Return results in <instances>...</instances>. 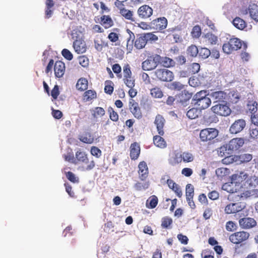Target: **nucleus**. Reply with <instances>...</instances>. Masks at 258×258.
I'll return each mask as SVG.
<instances>
[{"instance_id":"nucleus-1","label":"nucleus","mask_w":258,"mask_h":258,"mask_svg":"<svg viewBox=\"0 0 258 258\" xmlns=\"http://www.w3.org/2000/svg\"><path fill=\"white\" fill-rule=\"evenodd\" d=\"M242 47L243 50H246L247 46L245 43L241 41L239 39L231 38L227 42L223 44V50L227 54H230L233 51L240 49Z\"/></svg>"},{"instance_id":"nucleus-2","label":"nucleus","mask_w":258,"mask_h":258,"mask_svg":"<svg viewBox=\"0 0 258 258\" xmlns=\"http://www.w3.org/2000/svg\"><path fill=\"white\" fill-rule=\"evenodd\" d=\"M193 101L196 105L200 109L208 108L211 104V100L207 97V91L202 90L197 93L194 96Z\"/></svg>"},{"instance_id":"nucleus-3","label":"nucleus","mask_w":258,"mask_h":258,"mask_svg":"<svg viewBox=\"0 0 258 258\" xmlns=\"http://www.w3.org/2000/svg\"><path fill=\"white\" fill-rule=\"evenodd\" d=\"M153 79L162 82H171L174 79L172 71L164 68L156 69L152 73Z\"/></svg>"},{"instance_id":"nucleus-4","label":"nucleus","mask_w":258,"mask_h":258,"mask_svg":"<svg viewBox=\"0 0 258 258\" xmlns=\"http://www.w3.org/2000/svg\"><path fill=\"white\" fill-rule=\"evenodd\" d=\"M72 38H76L73 43V47L75 51L78 54L85 52L87 50V46L85 41L77 34V31L74 30L72 33Z\"/></svg>"},{"instance_id":"nucleus-5","label":"nucleus","mask_w":258,"mask_h":258,"mask_svg":"<svg viewBox=\"0 0 258 258\" xmlns=\"http://www.w3.org/2000/svg\"><path fill=\"white\" fill-rule=\"evenodd\" d=\"M76 161L82 162L85 164H88L86 167H82V171H90L93 169L95 166V163L94 160H91L89 162V159L87 157V154L81 151H78L76 152Z\"/></svg>"},{"instance_id":"nucleus-6","label":"nucleus","mask_w":258,"mask_h":258,"mask_svg":"<svg viewBox=\"0 0 258 258\" xmlns=\"http://www.w3.org/2000/svg\"><path fill=\"white\" fill-rule=\"evenodd\" d=\"M218 131L214 128H206L202 130L200 133V138L202 142H208L213 140L218 135Z\"/></svg>"},{"instance_id":"nucleus-7","label":"nucleus","mask_w":258,"mask_h":258,"mask_svg":"<svg viewBox=\"0 0 258 258\" xmlns=\"http://www.w3.org/2000/svg\"><path fill=\"white\" fill-rule=\"evenodd\" d=\"M211 110L214 113L224 116L229 115L231 112L230 108L226 103L221 104L219 103L213 106L211 108Z\"/></svg>"},{"instance_id":"nucleus-8","label":"nucleus","mask_w":258,"mask_h":258,"mask_svg":"<svg viewBox=\"0 0 258 258\" xmlns=\"http://www.w3.org/2000/svg\"><path fill=\"white\" fill-rule=\"evenodd\" d=\"M249 234L245 231H239L233 233L229 236L230 241L234 244H239L246 240Z\"/></svg>"},{"instance_id":"nucleus-9","label":"nucleus","mask_w":258,"mask_h":258,"mask_svg":"<svg viewBox=\"0 0 258 258\" xmlns=\"http://www.w3.org/2000/svg\"><path fill=\"white\" fill-rule=\"evenodd\" d=\"M245 207L244 204L241 202L230 203L225 207L224 211L227 214H236L242 211Z\"/></svg>"},{"instance_id":"nucleus-10","label":"nucleus","mask_w":258,"mask_h":258,"mask_svg":"<svg viewBox=\"0 0 258 258\" xmlns=\"http://www.w3.org/2000/svg\"><path fill=\"white\" fill-rule=\"evenodd\" d=\"M129 109L135 117L137 119L142 117V113L138 103L133 99L130 100Z\"/></svg>"},{"instance_id":"nucleus-11","label":"nucleus","mask_w":258,"mask_h":258,"mask_svg":"<svg viewBox=\"0 0 258 258\" xmlns=\"http://www.w3.org/2000/svg\"><path fill=\"white\" fill-rule=\"evenodd\" d=\"M192 93H190L188 91L184 90L176 96V99L177 102L180 103L182 105L186 106L189 100L192 97Z\"/></svg>"},{"instance_id":"nucleus-12","label":"nucleus","mask_w":258,"mask_h":258,"mask_svg":"<svg viewBox=\"0 0 258 258\" xmlns=\"http://www.w3.org/2000/svg\"><path fill=\"white\" fill-rule=\"evenodd\" d=\"M151 28L156 30L164 29L167 25V20L165 17H158L151 23Z\"/></svg>"},{"instance_id":"nucleus-13","label":"nucleus","mask_w":258,"mask_h":258,"mask_svg":"<svg viewBox=\"0 0 258 258\" xmlns=\"http://www.w3.org/2000/svg\"><path fill=\"white\" fill-rule=\"evenodd\" d=\"M246 125L244 119H240L236 120L231 125L229 131L231 133L236 134L241 132Z\"/></svg>"},{"instance_id":"nucleus-14","label":"nucleus","mask_w":258,"mask_h":258,"mask_svg":"<svg viewBox=\"0 0 258 258\" xmlns=\"http://www.w3.org/2000/svg\"><path fill=\"white\" fill-rule=\"evenodd\" d=\"M202 39L203 43L207 46L215 45L218 41L217 36L211 32L204 34Z\"/></svg>"},{"instance_id":"nucleus-15","label":"nucleus","mask_w":258,"mask_h":258,"mask_svg":"<svg viewBox=\"0 0 258 258\" xmlns=\"http://www.w3.org/2000/svg\"><path fill=\"white\" fill-rule=\"evenodd\" d=\"M244 143L242 138H234L230 141L227 147L229 150L236 151L241 147Z\"/></svg>"},{"instance_id":"nucleus-16","label":"nucleus","mask_w":258,"mask_h":258,"mask_svg":"<svg viewBox=\"0 0 258 258\" xmlns=\"http://www.w3.org/2000/svg\"><path fill=\"white\" fill-rule=\"evenodd\" d=\"M138 168L139 178L144 181L148 177L149 174V169L146 162L144 161L140 162Z\"/></svg>"},{"instance_id":"nucleus-17","label":"nucleus","mask_w":258,"mask_h":258,"mask_svg":"<svg viewBox=\"0 0 258 258\" xmlns=\"http://www.w3.org/2000/svg\"><path fill=\"white\" fill-rule=\"evenodd\" d=\"M240 226L244 229H249L256 226V221L252 218H243L239 220Z\"/></svg>"},{"instance_id":"nucleus-18","label":"nucleus","mask_w":258,"mask_h":258,"mask_svg":"<svg viewBox=\"0 0 258 258\" xmlns=\"http://www.w3.org/2000/svg\"><path fill=\"white\" fill-rule=\"evenodd\" d=\"M130 150V156L131 159L133 160H137L140 156L141 152V148L140 145L137 142H134L131 144Z\"/></svg>"},{"instance_id":"nucleus-19","label":"nucleus","mask_w":258,"mask_h":258,"mask_svg":"<svg viewBox=\"0 0 258 258\" xmlns=\"http://www.w3.org/2000/svg\"><path fill=\"white\" fill-rule=\"evenodd\" d=\"M165 122V120L164 117L160 114H158L155 117L154 123L156 126L157 132L160 136H163L164 132L163 127Z\"/></svg>"},{"instance_id":"nucleus-20","label":"nucleus","mask_w":258,"mask_h":258,"mask_svg":"<svg viewBox=\"0 0 258 258\" xmlns=\"http://www.w3.org/2000/svg\"><path fill=\"white\" fill-rule=\"evenodd\" d=\"M248 178V175L244 171H241L233 174L231 176V180L235 185L240 184Z\"/></svg>"},{"instance_id":"nucleus-21","label":"nucleus","mask_w":258,"mask_h":258,"mask_svg":"<svg viewBox=\"0 0 258 258\" xmlns=\"http://www.w3.org/2000/svg\"><path fill=\"white\" fill-rule=\"evenodd\" d=\"M54 70L56 77H62L65 72L64 63L61 61H56L54 66Z\"/></svg>"},{"instance_id":"nucleus-22","label":"nucleus","mask_w":258,"mask_h":258,"mask_svg":"<svg viewBox=\"0 0 258 258\" xmlns=\"http://www.w3.org/2000/svg\"><path fill=\"white\" fill-rule=\"evenodd\" d=\"M210 96L214 102H224L226 97V94L221 91H215L210 94Z\"/></svg>"},{"instance_id":"nucleus-23","label":"nucleus","mask_w":258,"mask_h":258,"mask_svg":"<svg viewBox=\"0 0 258 258\" xmlns=\"http://www.w3.org/2000/svg\"><path fill=\"white\" fill-rule=\"evenodd\" d=\"M232 24L235 28L240 30H244L247 26L246 21L241 17H235L232 20Z\"/></svg>"},{"instance_id":"nucleus-24","label":"nucleus","mask_w":258,"mask_h":258,"mask_svg":"<svg viewBox=\"0 0 258 258\" xmlns=\"http://www.w3.org/2000/svg\"><path fill=\"white\" fill-rule=\"evenodd\" d=\"M138 13L139 16H151L153 10L149 6L144 5L139 8Z\"/></svg>"},{"instance_id":"nucleus-25","label":"nucleus","mask_w":258,"mask_h":258,"mask_svg":"<svg viewBox=\"0 0 258 258\" xmlns=\"http://www.w3.org/2000/svg\"><path fill=\"white\" fill-rule=\"evenodd\" d=\"M77 89L81 92L84 91L88 89V81L87 79L85 78H80L76 85Z\"/></svg>"},{"instance_id":"nucleus-26","label":"nucleus","mask_w":258,"mask_h":258,"mask_svg":"<svg viewBox=\"0 0 258 258\" xmlns=\"http://www.w3.org/2000/svg\"><path fill=\"white\" fill-rule=\"evenodd\" d=\"M147 42L145 40V37L142 34H139L134 42L135 47L138 49H141L145 47Z\"/></svg>"},{"instance_id":"nucleus-27","label":"nucleus","mask_w":258,"mask_h":258,"mask_svg":"<svg viewBox=\"0 0 258 258\" xmlns=\"http://www.w3.org/2000/svg\"><path fill=\"white\" fill-rule=\"evenodd\" d=\"M248 11L250 16H258V5L257 4H250L248 10L245 9L244 11H243L242 14L243 15H246L248 14Z\"/></svg>"},{"instance_id":"nucleus-28","label":"nucleus","mask_w":258,"mask_h":258,"mask_svg":"<svg viewBox=\"0 0 258 258\" xmlns=\"http://www.w3.org/2000/svg\"><path fill=\"white\" fill-rule=\"evenodd\" d=\"M142 67L143 70L146 71H152L156 68L155 63H153L150 56H148L147 59L142 62Z\"/></svg>"},{"instance_id":"nucleus-29","label":"nucleus","mask_w":258,"mask_h":258,"mask_svg":"<svg viewBox=\"0 0 258 258\" xmlns=\"http://www.w3.org/2000/svg\"><path fill=\"white\" fill-rule=\"evenodd\" d=\"M160 135L155 136L153 137V143L154 145L160 148H165L167 146V144L164 139Z\"/></svg>"},{"instance_id":"nucleus-30","label":"nucleus","mask_w":258,"mask_h":258,"mask_svg":"<svg viewBox=\"0 0 258 258\" xmlns=\"http://www.w3.org/2000/svg\"><path fill=\"white\" fill-rule=\"evenodd\" d=\"M115 6L119 10V13L122 16H133V12L126 9L124 5L122 3H115Z\"/></svg>"},{"instance_id":"nucleus-31","label":"nucleus","mask_w":258,"mask_h":258,"mask_svg":"<svg viewBox=\"0 0 258 258\" xmlns=\"http://www.w3.org/2000/svg\"><path fill=\"white\" fill-rule=\"evenodd\" d=\"M94 118L101 117L105 115V110L101 107H95L90 110Z\"/></svg>"},{"instance_id":"nucleus-32","label":"nucleus","mask_w":258,"mask_h":258,"mask_svg":"<svg viewBox=\"0 0 258 258\" xmlns=\"http://www.w3.org/2000/svg\"><path fill=\"white\" fill-rule=\"evenodd\" d=\"M97 97V94L95 90H89L86 91L83 95V99L85 101H89Z\"/></svg>"},{"instance_id":"nucleus-33","label":"nucleus","mask_w":258,"mask_h":258,"mask_svg":"<svg viewBox=\"0 0 258 258\" xmlns=\"http://www.w3.org/2000/svg\"><path fill=\"white\" fill-rule=\"evenodd\" d=\"M199 48L195 45L191 44L186 49L187 56L191 57H196L198 55Z\"/></svg>"},{"instance_id":"nucleus-34","label":"nucleus","mask_w":258,"mask_h":258,"mask_svg":"<svg viewBox=\"0 0 258 258\" xmlns=\"http://www.w3.org/2000/svg\"><path fill=\"white\" fill-rule=\"evenodd\" d=\"M161 64L164 68H168L174 66L175 61L173 59L168 57L161 56Z\"/></svg>"},{"instance_id":"nucleus-35","label":"nucleus","mask_w":258,"mask_h":258,"mask_svg":"<svg viewBox=\"0 0 258 258\" xmlns=\"http://www.w3.org/2000/svg\"><path fill=\"white\" fill-rule=\"evenodd\" d=\"M57 0H46L45 5V15L46 16H51L53 14V7L54 6L55 2Z\"/></svg>"},{"instance_id":"nucleus-36","label":"nucleus","mask_w":258,"mask_h":258,"mask_svg":"<svg viewBox=\"0 0 258 258\" xmlns=\"http://www.w3.org/2000/svg\"><path fill=\"white\" fill-rule=\"evenodd\" d=\"M211 51L206 47H201L199 49L198 56L200 58L205 59L211 55Z\"/></svg>"},{"instance_id":"nucleus-37","label":"nucleus","mask_w":258,"mask_h":258,"mask_svg":"<svg viewBox=\"0 0 258 258\" xmlns=\"http://www.w3.org/2000/svg\"><path fill=\"white\" fill-rule=\"evenodd\" d=\"M172 219L168 216H165L161 219V226L164 229H171V225L172 224Z\"/></svg>"},{"instance_id":"nucleus-38","label":"nucleus","mask_w":258,"mask_h":258,"mask_svg":"<svg viewBox=\"0 0 258 258\" xmlns=\"http://www.w3.org/2000/svg\"><path fill=\"white\" fill-rule=\"evenodd\" d=\"M158 203V200L156 196H151L146 202V206L148 208L153 209L155 208Z\"/></svg>"},{"instance_id":"nucleus-39","label":"nucleus","mask_w":258,"mask_h":258,"mask_svg":"<svg viewBox=\"0 0 258 258\" xmlns=\"http://www.w3.org/2000/svg\"><path fill=\"white\" fill-rule=\"evenodd\" d=\"M234 183H233V181H231V182H228L224 183L222 187V189L227 191L230 193H234L237 191V189L235 188Z\"/></svg>"},{"instance_id":"nucleus-40","label":"nucleus","mask_w":258,"mask_h":258,"mask_svg":"<svg viewBox=\"0 0 258 258\" xmlns=\"http://www.w3.org/2000/svg\"><path fill=\"white\" fill-rule=\"evenodd\" d=\"M151 95L155 98H161L163 96V93L161 89L155 87L150 90Z\"/></svg>"},{"instance_id":"nucleus-41","label":"nucleus","mask_w":258,"mask_h":258,"mask_svg":"<svg viewBox=\"0 0 258 258\" xmlns=\"http://www.w3.org/2000/svg\"><path fill=\"white\" fill-rule=\"evenodd\" d=\"M143 34L147 43L148 42L152 43L158 40V37L153 34V33H143Z\"/></svg>"},{"instance_id":"nucleus-42","label":"nucleus","mask_w":258,"mask_h":258,"mask_svg":"<svg viewBox=\"0 0 258 258\" xmlns=\"http://www.w3.org/2000/svg\"><path fill=\"white\" fill-rule=\"evenodd\" d=\"M101 24L105 28L111 27L113 25V22L111 17H101Z\"/></svg>"},{"instance_id":"nucleus-43","label":"nucleus","mask_w":258,"mask_h":258,"mask_svg":"<svg viewBox=\"0 0 258 258\" xmlns=\"http://www.w3.org/2000/svg\"><path fill=\"white\" fill-rule=\"evenodd\" d=\"M200 113V111L197 108H192L186 113V116L191 119L197 118Z\"/></svg>"},{"instance_id":"nucleus-44","label":"nucleus","mask_w":258,"mask_h":258,"mask_svg":"<svg viewBox=\"0 0 258 258\" xmlns=\"http://www.w3.org/2000/svg\"><path fill=\"white\" fill-rule=\"evenodd\" d=\"M182 160V156L181 153H175L174 156L169 160V162L171 165H175L181 163Z\"/></svg>"},{"instance_id":"nucleus-45","label":"nucleus","mask_w":258,"mask_h":258,"mask_svg":"<svg viewBox=\"0 0 258 258\" xmlns=\"http://www.w3.org/2000/svg\"><path fill=\"white\" fill-rule=\"evenodd\" d=\"M194 186L190 183L186 185L185 196L186 199H189L194 197Z\"/></svg>"},{"instance_id":"nucleus-46","label":"nucleus","mask_w":258,"mask_h":258,"mask_svg":"<svg viewBox=\"0 0 258 258\" xmlns=\"http://www.w3.org/2000/svg\"><path fill=\"white\" fill-rule=\"evenodd\" d=\"M113 83L111 81H106L104 87V92L108 94L111 95L113 92Z\"/></svg>"},{"instance_id":"nucleus-47","label":"nucleus","mask_w":258,"mask_h":258,"mask_svg":"<svg viewBox=\"0 0 258 258\" xmlns=\"http://www.w3.org/2000/svg\"><path fill=\"white\" fill-rule=\"evenodd\" d=\"M182 160L185 163L191 162L194 159L193 155L189 152H184L181 154Z\"/></svg>"},{"instance_id":"nucleus-48","label":"nucleus","mask_w":258,"mask_h":258,"mask_svg":"<svg viewBox=\"0 0 258 258\" xmlns=\"http://www.w3.org/2000/svg\"><path fill=\"white\" fill-rule=\"evenodd\" d=\"M108 112L109 114V118L112 121L116 122L118 120L119 116L118 113L114 110L112 107H108Z\"/></svg>"},{"instance_id":"nucleus-49","label":"nucleus","mask_w":258,"mask_h":258,"mask_svg":"<svg viewBox=\"0 0 258 258\" xmlns=\"http://www.w3.org/2000/svg\"><path fill=\"white\" fill-rule=\"evenodd\" d=\"M239 100V96L238 93L236 92H231L229 94V101L232 103L235 104L238 102Z\"/></svg>"},{"instance_id":"nucleus-50","label":"nucleus","mask_w":258,"mask_h":258,"mask_svg":"<svg viewBox=\"0 0 258 258\" xmlns=\"http://www.w3.org/2000/svg\"><path fill=\"white\" fill-rule=\"evenodd\" d=\"M229 173V169L227 168L220 167L216 170V174L218 176L223 177L228 175Z\"/></svg>"},{"instance_id":"nucleus-51","label":"nucleus","mask_w":258,"mask_h":258,"mask_svg":"<svg viewBox=\"0 0 258 258\" xmlns=\"http://www.w3.org/2000/svg\"><path fill=\"white\" fill-rule=\"evenodd\" d=\"M79 140L81 142L88 144H92L94 141V138L90 134L82 136L79 138Z\"/></svg>"},{"instance_id":"nucleus-52","label":"nucleus","mask_w":258,"mask_h":258,"mask_svg":"<svg viewBox=\"0 0 258 258\" xmlns=\"http://www.w3.org/2000/svg\"><path fill=\"white\" fill-rule=\"evenodd\" d=\"M247 106L249 111L252 114L251 115H253L257 111V103L256 102H249Z\"/></svg>"},{"instance_id":"nucleus-53","label":"nucleus","mask_w":258,"mask_h":258,"mask_svg":"<svg viewBox=\"0 0 258 258\" xmlns=\"http://www.w3.org/2000/svg\"><path fill=\"white\" fill-rule=\"evenodd\" d=\"M134 186L136 190H142L143 189H147L149 186V183L148 182L144 183L138 182L135 184Z\"/></svg>"},{"instance_id":"nucleus-54","label":"nucleus","mask_w":258,"mask_h":258,"mask_svg":"<svg viewBox=\"0 0 258 258\" xmlns=\"http://www.w3.org/2000/svg\"><path fill=\"white\" fill-rule=\"evenodd\" d=\"M244 196L246 197H253V198H257L258 197V189H252L250 190H248L246 191L244 193H243Z\"/></svg>"},{"instance_id":"nucleus-55","label":"nucleus","mask_w":258,"mask_h":258,"mask_svg":"<svg viewBox=\"0 0 258 258\" xmlns=\"http://www.w3.org/2000/svg\"><path fill=\"white\" fill-rule=\"evenodd\" d=\"M191 34L194 38H199L201 35V27L198 25L194 26L192 28Z\"/></svg>"},{"instance_id":"nucleus-56","label":"nucleus","mask_w":258,"mask_h":258,"mask_svg":"<svg viewBox=\"0 0 258 258\" xmlns=\"http://www.w3.org/2000/svg\"><path fill=\"white\" fill-rule=\"evenodd\" d=\"M123 82L126 86L130 88H134L135 86V79L132 76L123 78Z\"/></svg>"},{"instance_id":"nucleus-57","label":"nucleus","mask_w":258,"mask_h":258,"mask_svg":"<svg viewBox=\"0 0 258 258\" xmlns=\"http://www.w3.org/2000/svg\"><path fill=\"white\" fill-rule=\"evenodd\" d=\"M123 78H128L132 76L131 67L128 64H125L123 67Z\"/></svg>"},{"instance_id":"nucleus-58","label":"nucleus","mask_w":258,"mask_h":258,"mask_svg":"<svg viewBox=\"0 0 258 258\" xmlns=\"http://www.w3.org/2000/svg\"><path fill=\"white\" fill-rule=\"evenodd\" d=\"M149 56L153 61V63H155V65L156 66V68L159 64H161V56L160 55L155 54Z\"/></svg>"},{"instance_id":"nucleus-59","label":"nucleus","mask_w":258,"mask_h":258,"mask_svg":"<svg viewBox=\"0 0 258 258\" xmlns=\"http://www.w3.org/2000/svg\"><path fill=\"white\" fill-rule=\"evenodd\" d=\"M189 85L193 87H197L200 85L199 79L196 77H190L188 80Z\"/></svg>"},{"instance_id":"nucleus-60","label":"nucleus","mask_w":258,"mask_h":258,"mask_svg":"<svg viewBox=\"0 0 258 258\" xmlns=\"http://www.w3.org/2000/svg\"><path fill=\"white\" fill-rule=\"evenodd\" d=\"M91 154L97 158H99L102 154L101 151L97 147L93 146L91 148Z\"/></svg>"},{"instance_id":"nucleus-61","label":"nucleus","mask_w":258,"mask_h":258,"mask_svg":"<svg viewBox=\"0 0 258 258\" xmlns=\"http://www.w3.org/2000/svg\"><path fill=\"white\" fill-rule=\"evenodd\" d=\"M184 86L178 82H173L170 85V88L173 90L178 91L181 90L183 88Z\"/></svg>"},{"instance_id":"nucleus-62","label":"nucleus","mask_w":258,"mask_h":258,"mask_svg":"<svg viewBox=\"0 0 258 258\" xmlns=\"http://www.w3.org/2000/svg\"><path fill=\"white\" fill-rule=\"evenodd\" d=\"M252 158V156L250 154H243L239 156V159L241 162H249Z\"/></svg>"},{"instance_id":"nucleus-63","label":"nucleus","mask_w":258,"mask_h":258,"mask_svg":"<svg viewBox=\"0 0 258 258\" xmlns=\"http://www.w3.org/2000/svg\"><path fill=\"white\" fill-rule=\"evenodd\" d=\"M66 176L67 178L71 182L73 183H76L79 182V179L71 171H68L66 173Z\"/></svg>"},{"instance_id":"nucleus-64","label":"nucleus","mask_w":258,"mask_h":258,"mask_svg":"<svg viewBox=\"0 0 258 258\" xmlns=\"http://www.w3.org/2000/svg\"><path fill=\"white\" fill-rule=\"evenodd\" d=\"M62 55L67 60H71L73 58V55L70 50L63 49L61 51Z\"/></svg>"}]
</instances>
